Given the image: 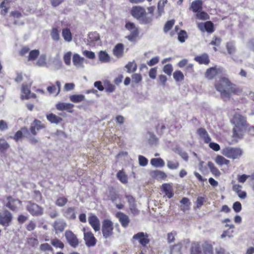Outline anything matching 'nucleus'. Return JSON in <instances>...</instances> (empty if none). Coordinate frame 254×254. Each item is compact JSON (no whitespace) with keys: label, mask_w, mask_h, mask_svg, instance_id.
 Segmentation results:
<instances>
[{"label":"nucleus","mask_w":254,"mask_h":254,"mask_svg":"<svg viewBox=\"0 0 254 254\" xmlns=\"http://www.w3.org/2000/svg\"><path fill=\"white\" fill-rule=\"evenodd\" d=\"M113 223L109 219H105L102 222V232L103 237L107 239L113 234Z\"/></svg>","instance_id":"20e7f679"},{"label":"nucleus","mask_w":254,"mask_h":254,"mask_svg":"<svg viewBox=\"0 0 254 254\" xmlns=\"http://www.w3.org/2000/svg\"><path fill=\"white\" fill-rule=\"evenodd\" d=\"M67 202V199L65 197H61L57 199L56 204L60 207L64 206Z\"/></svg>","instance_id":"6e6d98bb"},{"label":"nucleus","mask_w":254,"mask_h":254,"mask_svg":"<svg viewBox=\"0 0 254 254\" xmlns=\"http://www.w3.org/2000/svg\"><path fill=\"white\" fill-rule=\"evenodd\" d=\"M187 37V32L184 30H181L178 34V40L181 43H183L185 41Z\"/></svg>","instance_id":"bf43d9fd"},{"label":"nucleus","mask_w":254,"mask_h":254,"mask_svg":"<svg viewBox=\"0 0 254 254\" xmlns=\"http://www.w3.org/2000/svg\"><path fill=\"white\" fill-rule=\"evenodd\" d=\"M27 210L34 216L41 215L43 214V209L35 203H30L28 204Z\"/></svg>","instance_id":"9d476101"},{"label":"nucleus","mask_w":254,"mask_h":254,"mask_svg":"<svg viewBox=\"0 0 254 254\" xmlns=\"http://www.w3.org/2000/svg\"><path fill=\"white\" fill-rule=\"evenodd\" d=\"M12 219V214L8 210L0 214V224L7 227L10 225Z\"/></svg>","instance_id":"423d86ee"},{"label":"nucleus","mask_w":254,"mask_h":254,"mask_svg":"<svg viewBox=\"0 0 254 254\" xmlns=\"http://www.w3.org/2000/svg\"><path fill=\"white\" fill-rule=\"evenodd\" d=\"M72 53L71 52H67L64 55L63 59L65 64L67 65H69L71 64V57Z\"/></svg>","instance_id":"49530a36"},{"label":"nucleus","mask_w":254,"mask_h":254,"mask_svg":"<svg viewBox=\"0 0 254 254\" xmlns=\"http://www.w3.org/2000/svg\"><path fill=\"white\" fill-rule=\"evenodd\" d=\"M163 70L165 73H166L168 75H171L173 71V67L172 64H167L165 65L163 67Z\"/></svg>","instance_id":"13d9d810"},{"label":"nucleus","mask_w":254,"mask_h":254,"mask_svg":"<svg viewBox=\"0 0 254 254\" xmlns=\"http://www.w3.org/2000/svg\"><path fill=\"white\" fill-rule=\"evenodd\" d=\"M233 208L237 213L240 212L242 210V205L241 203L238 201L234 202L233 205Z\"/></svg>","instance_id":"774afa93"},{"label":"nucleus","mask_w":254,"mask_h":254,"mask_svg":"<svg viewBox=\"0 0 254 254\" xmlns=\"http://www.w3.org/2000/svg\"><path fill=\"white\" fill-rule=\"evenodd\" d=\"M65 237L69 245L73 247L76 248L79 245V241L76 235L70 230H67L65 232Z\"/></svg>","instance_id":"39448f33"},{"label":"nucleus","mask_w":254,"mask_h":254,"mask_svg":"<svg viewBox=\"0 0 254 254\" xmlns=\"http://www.w3.org/2000/svg\"><path fill=\"white\" fill-rule=\"evenodd\" d=\"M147 138L149 143L151 144L156 143L157 141V138L156 137L155 135L151 132L148 133Z\"/></svg>","instance_id":"3c124183"},{"label":"nucleus","mask_w":254,"mask_h":254,"mask_svg":"<svg viewBox=\"0 0 254 254\" xmlns=\"http://www.w3.org/2000/svg\"><path fill=\"white\" fill-rule=\"evenodd\" d=\"M51 244L55 247L60 249H63L64 248V244L58 239L55 238L51 240Z\"/></svg>","instance_id":"79ce46f5"},{"label":"nucleus","mask_w":254,"mask_h":254,"mask_svg":"<svg viewBox=\"0 0 254 254\" xmlns=\"http://www.w3.org/2000/svg\"><path fill=\"white\" fill-rule=\"evenodd\" d=\"M73 105L70 103L60 102L58 103L56 107V109L59 111L66 110L69 112H72L71 109L73 107Z\"/></svg>","instance_id":"6ab92c4d"},{"label":"nucleus","mask_w":254,"mask_h":254,"mask_svg":"<svg viewBox=\"0 0 254 254\" xmlns=\"http://www.w3.org/2000/svg\"><path fill=\"white\" fill-rule=\"evenodd\" d=\"M177 235V233L175 231L171 232L167 234V241L170 244L173 243L175 240V236Z\"/></svg>","instance_id":"4d7b16f0"},{"label":"nucleus","mask_w":254,"mask_h":254,"mask_svg":"<svg viewBox=\"0 0 254 254\" xmlns=\"http://www.w3.org/2000/svg\"><path fill=\"white\" fill-rule=\"evenodd\" d=\"M83 55L86 58L93 60L95 58V53L92 51L84 50L82 52Z\"/></svg>","instance_id":"052dcab7"},{"label":"nucleus","mask_w":254,"mask_h":254,"mask_svg":"<svg viewBox=\"0 0 254 254\" xmlns=\"http://www.w3.org/2000/svg\"><path fill=\"white\" fill-rule=\"evenodd\" d=\"M202 248L204 254H214L213 246L211 244L205 242L202 244Z\"/></svg>","instance_id":"c756f323"},{"label":"nucleus","mask_w":254,"mask_h":254,"mask_svg":"<svg viewBox=\"0 0 254 254\" xmlns=\"http://www.w3.org/2000/svg\"><path fill=\"white\" fill-rule=\"evenodd\" d=\"M196 17L198 19L200 20H206L209 18L208 14L201 10L197 12Z\"/></svg>","instance_id":"09e8293b"},{"label":"nucleus","mask_w":254,"mask_h":254,"mask_svg":"<svg viewBox=\"0 0 254 254\" xmlns=\"http://www.w3.org/2000/svg\"><path fill=\"white\" fill-rule=\"evenodd\" d=\"M99 60L103 63H107L110 62V57L105 51H101L99 53Z\"/></svg>","instance_id":"a878e982"},{"label":"nucleus","mask_w":254,"mask_h":254,"mask_svg":"<svg viewBox=\"0 0 254 254\" xmlns=\"http://www.w3.org/2000/svg\"><path fill=\"white\" fill-rule=\"evenodd\" d=\"M226 49L227 50L228 53L230 55L235 53L236 51L235 45L234 43L232 42H228L227 43Z\"/></svg>","instance_id":"de8ad7c7"},{"label":"nucleus","mask_w":254,"mask_h":254,"mask_svg":"<svg viewBox=\"0 0 254 254\" xmlns=\"http://www.w3.org/2000/svg\"><path fill=\"white\" fill-rule=\"evenodd\" d=\"M22 98L28 99L32 97H35L36 95L34 93H31L30 90L27 85H23L22 87Z\"/></svg>","instance_id":"4be33fe9"},{"label":"nucleus","mask_w":254,"mask_h":254,"mask_svg":"<svg viewBox=\"0 0 254 254\" xmlns=\"http://www.w3.org/2000/svg\"><path fill=\"white\" fill-rule=\"evenodd\" d=\"M126 27L130 32V34H134V35H138V29L133 23L130 22L127 23L126 25Z\"/></svg>","instance_id":"72a5a7b5"},{"label":"nucleus","mask_w":254,"mask_h":254,"mask_svg":"<svg viewBox=\"0 0 254 254\" xmlns=\"http://www.w3.org/2000/svg\"><path fill=\"white\" fill-rule=\"evenodd\" d=\"M132 80L135 83H138L142 80V76L140 74L134 73L131 76Z\"/></svg>","instance_id":"0e129e2a"},{"label":"nucleus","mask_w":254,"mask_h":254,"mask_svg":"<svg viewBox=\"0 0 254 254\" xmlns=\"http://www.w3.org/2000/svg\"><path fill=\"white\" fill-rule=\"evenodd\" d=\"M208 167L210 170L211 172L215 176H219L220 175L219 170L214 166L211 162H208Z\"/></svg>","instance_id":"e433bc0d"},{"label":"nucleus","mask_w":254,"mask_h":254,"mask_svg":"<svg viewBox=\"0 0 254 254\" xmlns=\"http://www.w3.org/2000/svg\"><path fill=\"white\" fill-rule=\"evenodd\" d=\"M232 121L235 124L236 127H245L247 124L246 118L239 114L234 115Z\"/></svg>","instance_id":"1a4fd4ad"},{"label":"nucleus","mask_w":254,"mask_h":254,"mask_svg":"<svg viewBox=\"0 0 254 254\" xmlns=\"http://www.w3.org/2000/svg\"><path fill=\"white\" fill-rule=\"evenodd\" d=\"M7 202L6 207L12 211H15L18 209L19 206L21 204L22 202L17 199H15L11 196L7 198Z\"/></svg>","instance_id":"6e6552de"},{"label":"nucleus","mask_w":254,"mask_h":254,"mask_svg":"<svg viewBox=\"0 0 254 254\" xmlns=\"http://www.w3.org/2000/svg\"><path fill=\"white\" fill-rule=\"evenodd\" d=\"M176 152L179 154L185 160L187 161L188 160L189 157L187 153L185 151H183L181 148H176Z\"/></svg>","instance_id":"864d4df0"},{"label":"nucleus","mask_w":254,"mask_h":254,"mask_svg":"<svg viewBox=\"0 0 254 254\" xmlns=\"http://www.w3.org/2000/svg\"><path fill=\"white\" fill-rule=\"evenodd\" d=\"M89 223L95 232L99 231L100 223L99 219L95 215H92L88 218Z\"/></svg>","instance_id":"ddd939ff"},{"label":"nucleus","mask_w":254,"mask_h":254,"mask_svg":"<svg viewBox=\"0 0 254 254\" xmlns=\"http://www.w3.org/2000/svg\"><path fill=\"white\" fill-rule=\"evenodd\" d=\"M51 36L52 39L56 41H58L60 39V35L59 30L57 28H53L51 33Z\"/></svg>","instance_id":"37998d69"},{"label":"nucleus","mask_w":254,"mask_h":254,"mask_svg":"<svg viewBox=\"0 0 254 254\" xmlns=\"http://www.w3.org/2000/svg\"><path fill=\"white\" fill-rule=\"evenodd\" d=\"M117 177L120 180V181L123 183H126L127 182V176L123 171H120L117 173Z\"/></svg>","instance_id":"603ef678"},{"label":"nucleus","mask_w":254,"mask_h":254,"mask_svg":"<svg viewBox=\"0 0 254 254\" xmlns=\"http://www.w3.org/2000/svg\"><path fill=\"white\" fill-rule=\"evenodd\" d=\"M40 52L38 50H34L30 51L29 53L28 61H34L39 55Z\"/></svg>","instance_id":"ea45409f"},{"label":"nucleus","mask_w":254,"mask_h":254,"mask_svg":"<svg viewBox=\"0 0 254 254\" xmlns=\"http://www.w3.org/2000/svg\"><path fill=\"white\" fill-rule=\"evenodd\" d=\"M202 249L198 243H193L190 247V254H201Z\"/></svg>","instance_id":"b1692460"},{"label":"nucleus","mask_w":254,"mask_h":254,"mask_svg":"<svg viewBox=\"0 0 254 254\" xmlns=\"http://www.w3.org/2000/svg\"><path fill=\"white\" fill-rule=\"evenodd\" d=\"M0 9H1V14L4 15L7 12L8 4L5 2V0H0Z\"/></svg>","instance_id":"58836bf2"},{"label":"nucleus","mask_w":254,"mask_h":254,"mask_svg":"<svg viewBox=\"0 0 254 254\" xmlns=\"http://www.w3.org/2000/svg\"><path fill=\"white\" fill-rule=\"evenodd\" d=\"M162 188L168 198H170L173 197L174 193L172 191V187L170 185L167 184H163Z\"/></svg>","instance_id":"bb28decb"},{"label":"nucleus","mask_w":254,"mask_h":254,"mask_svg":"<svg viewBox=\"0 0 254 254\" xmlns=\"http://www.w3.org/2000/svg\"><path fill=\"white\" fill-rule=\"evenodd\" d=\"M56 234L63 232L66 227V223L63 220L56 221L53 224Z\"/></svg>","instance_id":"2eb2a0df"},{"label":"nucleus","mask_w":254,"mask_h":254,"mask_svg":"<svg viewBox=\"0 0 254 254\" xmlns=\"http://www.w3.org/2000/svg\"><path fill=\"white\" fill-rule=\"evenodd\" d=\"M202 1L201 0H195L192 2L191 8L194 12L202 10Z\"/></svg>","instance_id":"5701e85b"},{"label":"nucleus","mask_w":254,"mask_h":254,"mask_svg":"<svg viewBox=\"0 0 254 254\" xmlns=\"http://www.w3.org/2000/svg\"><path fill=\"white\" fill-rule=\"evenodd\" d=\"M218 73V69L216 67H211L207 69L205 76L208 79H212Z\"/></svg>","instance_id":"393cba45"},{"label":"nucleus","mask_w":254,"mask_h":254,"mask_svg":"<svg viewBox=\"0 0 254 254\" xmlns=\"http://www.w3.org/2000/svg\"><path fill=\"white\" fill-rule=\"evenodd\" d=\"M197 133L201 138L203 139L205 143L210 141L211 138L209 137L207 131L203 128H199L197 130Z\"/></svg>","instance_id":"412c9836"},{"label":"nucleus","mask_w":254,"mask_h":254,"mask_svg":"<svg viewBox=\"0 0 254 254\" xmlns=\"http://www.w3.org/2000/svg\"><path fill=\"white\" fill-rule=\"evenodd\" d=\"M76 208L75 207H68L64 211V216L67 219L74 220L76 217Z\"/></svg>","instance_id":"a211bd4d"},{"label":"nucleus","mask_w":254,"mask_h":254,"mask_svg":"<svg viewBox=\"0 0 254 254\" xmlns=\"http://www.w3.org/2000/svg\"><path fill=\"white\" fill-rule=\"evenodd\" d=\"M215 86L216 90L220 93L221 97L225 101L229 99L231 96V93L234 92V90L232 87V84L225 77L220 78L216 82Z\"/></svg>","instance_id":"f257e3e1"},{"label":"nucleus","mask_w":254,"mask_h":254,"mask_svg":"<svg viewBox=\"0 0 254 254\" xmlns=\"http://www.w3.org/2000/svg\"><path fill=\"white\" fill-rule=\"evenodd\" d=\"M173 78L177 82H181L184 79V75L180 70H176L173 73Z\"/></svg>","instance_id":"4c0bfd02"},{"label":"nucleus","mask_w":254,"mask_h":254,"mask_svg":"<svg viewBox=\"0 0 254 254\" xmlns=\"http://www.w3.org/2000/svg\"><path fill=\"white\" fill-rule=\"evenodd\" d=\"M47 119L49 122L53 124H57L62 121V119L61 117L54 114H50L47 115Z\"/></svg>","instance_id":"c85d7f7f"},{"label":"nucleus","mask_w":254,"mask_h":254,"mask_svg":"<svg viewBox=\"0 0 254 254\" xmlns=\"http://www.w3.org/2000/svg\"><path fill=\"white\" fill-rule=\"evenodd\" d=\"M40 250L42 252H51L53 251V249L48 243L41 244L40 246Z\"/></svg>","instance_id":"a18cd8bd"},{"label":"nucleus","mask_w":254,"mask_h":254,"mask_svg":"<svg viewBox=\"0 0 254 254\" xmlns=\"http://www.w3.org/2000/svg\"><path fill=\"white\" fill-rule=\"evenodd\" d=\"M133 239L138 241L143 246H146L149 242L148 235L144 232H138L133 236Z\"/></svg>","instance_id":"0eeeda50"},{"label":"nucleus","mask_w":254,"mask_h":254,"mask_svg":"<svg viewBox=\"0 0 254 254\" xmlns=\"http://www.w3.org/2000/svg\"><path fill=\"white\" fill-rule=\"evenodd\" d=\"M131 15L141 24H148L152 22V17L148 16L145 9L140 6H133L131 10Z\"/></svg>","instance_id":"f03ea898"},{"label":"nucleus","mask_w":254,"mask_h":254,"mask_svg":"<svg viewBox=\"0 0 254 254\" xmlns=\"http://www.w3.org/2000/svg\"><path fill=\"white\" fill-rule=\"evenodd\" d=\"M151 164L158 168L163 167L165 165V162L163 160L160 158H152L150 161Z\"/></svg>","instance_id":"cd10ccee"},{"label":"nucleus","mask_w":254,"mask_h":254,"mask_svg":"<svg viewBox=\"0 0 254 254\" xmlns=\"http://www.w3.org/2000/svg\"><path fill=\"white\" fill-rule=\"evenodd\" d=\"M175 23V21L173 20H171L170 21H168L167 22V23L165 24L164 30L165 32H168L169 30H170L171 28L173 27Z\"/></svg>","instance_id":"680f3d73"},{"label":"nucleus","mask_w":254,"mask_h":254,"mask_svg":"<svg viewBox=\"0 0 254 254\" xmlns=\"http://www.w3.org/2000/svg\"><path fill=\"white\" fill-rule=\"evenodd\" d=\"M88 41L91 45H98L100 41L99 34L97 32L90 33L88 35Z\"/></svg>","instance_id":"f3484780"},{"label":"nucleus","mask_w":254,"mask_h":254,"mask_svg":"<svg viewBox=\"0 0 254 254\" xmlns=\"http://www.w3.org/2000/svg\"><path fill=\"white\" fill-rule=\"evenodd\" d=\"M127 69L128 73L134 72L136 70L137 65L135 62L133 61L132 62H129L125 66Z\"/></svg>","instance_id":"2f4dec72"},{"label":"nucleus","mask_w":254,"mask_h":254,"mask_svg":"<svg viewBox=\"0 0 254 254\" xmlns=\"http://www.w3.org/2000/svg\"><path fill=\"white\" fill-rule=\"evenodd\" d=\"M116 216L123 227L126 228L128 225L129 219L128 216L121 212H118Z\"/></svg>","instance_id":"dca6fc26"},{"label":"nucleus","mask_w":254,"mask_h":254,"mask_svg":"<svg viewBox=\"0 0 254 254\" xmlns=\"http://www.w3.org/2000/svg\"><path fill=\"white\" fill-rule=\"evenodd\" d=\"M139 163L141 166H145L148 164V160L144 156L139 155L138 157Z\"/></svg>","instance_id":"338daca9"},{"label":"nucleus","mask_w":254,"mask_h":254,"mask_svg":"<svg viewBox=\"0 0 254 254\" xmlns=\"http://www.w3.org/2000/svg\"><path fill=\"white\" fill-rule=\"evenodd\" d=\"M124 46L123 44H118L113 49V54L118 58L123 56Z\"/></svg>","instance_id":"aec40b11"},{"label":"nucleus","mask_w":254,"mask_h":254,"mask_svg":"<svg viewBox=\"0 0 254 254\" xmlns=\"http://www.w3.org/2000/svg\"><path fill=\"white\" fill-rule=\"evenodd\" d=\"M194 60L200 64H207L209 62L208 57L206 54L197 56L194 58Z\"/></svg>","instance_id":"7c9ffc66"},{"label":"nucleus","mask_w":254,"mask_h":254,"mask_svg":"<svg viewBox=\"0 0 254 254\" xmlns=\"http://www.w3.org/2000/svg\"><path fill=\"white\" fill-rule=\"evenodd\" d=\"M84 239L88 247L94 246L96 244V239L91 232H84Z\"/></svg>","instance_id":"f8f14e48"},{"label":"nucleus","mask_w":254,"mask_h":254,"mask_svg":"<svg viewBox=\"0 0 254 254\" xmlns=\"http://www.w3.org/2000/svg\"><path fill=\"white\" fill-rule=\"evenodd\" d=\"M109 199L115 201L119 197L118 195L112 190H110L108 194Z\"/></svg>","instance_id":"8fccbe9b"},{"label":"nucleus","mask_w":254,"mask_h":254,"mask_svg":"<svg viewBox=\"0 0 254 254\" xmlns=\"http://www.w3.org/2000/svg\"><path fill=\"white\" fill-rule=\"evenodd\" d=\"M85 96L82 94L73 95L70 96V100L74 103L80 102L84 100Z\"/></svg>","instance_id":"c9c22d12"},{"label":"nucleus","mask_w":254,"mask_h":254,"mask_svg":"<svg viewBox=\"0 0 254 254\" xmlns=\"http://www.w3.org/2000/svg\"><path fill=\"white\" fill-rule=\"evenodd\" d=\"M167 167L170 169H176L179 166V163L177 161H168Z\"/></svg>","instance_id":"5fc2aeb1"},{"label":"nucleus","mask_w":254,"mask_h":254,"mask_svg":"<svg viewBox=\"0 0 254 254\" xmlns=\"http://www.w3.org/2000/svg\"><path fill=\"white\" fill-rule=\"evenodd\" d=\"M216 163L222 166L223 165H228L230 163V161L225 158L222 156L218 155L215 159Z\"/></svg>","instance_id":"f704fd0d"},{"label":"nucleus","mask_w":254,"mask_h":254,"mask_svg":"<svg viewBox=\"0 0 254 254\" xmlns=\"http://www.w3.org/2000/svg\"><path fill=\"white\" fill-rule=\"evenodd\" d=\"M37 65L39 66H44L46 64V56L43 54L40 56L36 63Z\"/></svg>","instance_id":"c03bdc74"},{"label":"nucleus","mask_w":254,"mask_h":254,"mask_svg":"<svg viewBox=\"0 0 254 254\" xmlns=\"http://www.w3.org/2000/svg\"><path fill=\"white\" fill-rule=\"evenodd\" d=\"M84 58L78 54H75L72 57V62L74 66L78 68L84 67Z\"/></svg>","instance_id":"4468645a"},{"label":"nucleus","mask_w":254,"mask_h":254,"mask_svg":"<svg viewBox=\"0 0 254 254\" xmlns=\"http://www.w3.org/2000/svg\"><path fill=\"white\" fill-rule=\"evenodd\" d=\"M222 153L227 158L235 159L240 157L243 152L239 148L227 147L222 150Z\"/></svg>","instance_id":"7ed1b4c3"},{"label":"nucleus","mask_w":254,"mask_h":254,"mask_svg":"<svg viewBox=\"0 0 254 254\" xmlns=\"http://www.w3.org/2000/svg\"><path fill=\"white\" fill-rule=\"evenodd\" d=\"M181 245L180 244L170 247V254H181Z\"/></svg>","instance_id":"a19ab883"},{"label":"nucleus","mask_w":254,"mask_h":254,"mask_svg":"<svg viewBox=\"0 0 254 254\" xmlns=\"http://www.w3.org/2000/svg\"><path fill=\"white\" fill-rule=\"evenodd\" d=\"M213 24L211 21L205 22V30L208 32H212Z\"/></svg>","instance_id":"69168bd1"},{"label":"nucleus","mask_w":254,"mask_h":254,"mask_svg":"<svg viewBox=\"0 0 254 254\" xmlns=\"http://www.w3.org/2000/svg\"><path fill=\"white\" fill-rule=\"evenodd\" d=\"M62 36L66 42H70L72 40V35L70 31L68 28H64L62 31Z\"/></svg>","instance_id":"473e14b6"},{"label":"nucleus","mask_w":254,"mask_h":254,"mask_svg":"<svg viewBox=\"0 0 254 254\" xmlns=\"http://www.w3.org/2000/svg\"><path fill=\"white\" fill-rule=\"evenodd\" d=\"M45 127V126L40 121L35 119L31 125L30 131L33 135H35L37 134V131Z\"/></svg>","instance_id":"9b49d317"},{"label":"nucleus","mask_w":254,"mask_h":254,"mask_svg":"<svg viewBox=\"0 0 254 254\" xmlns=\"http://www.w3.org/2000/svg\"><path fill=\"white\" fill-rule=\"evenodd\" d=\"M9 145L7 142L4 139H0V150L4 151L7 149Z\"/></svg>","instance_id":"e2e57ef3"}]
</instances>
